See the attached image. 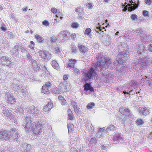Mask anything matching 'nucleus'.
<instances>
[{
	"label": "nucleus",
	"mask_w": 152,
	"mask_h": 152,
	"mask_svg": "<svg viewBox=\"0 0 152 152\" xmlns=\"http://www.w3.org/2000/svg\"><path fill=\"white\" fill-rule=\"evenodd\" d=\"M99 63L95 64L94 67H91L85 74V77L87 80L92 79L96 75V71L105 70L111 63V60L104 57L98 58Z\"/></svg>",
	"instance_id": "nucleus-1"
},
{
	"label": "nucleus",
	"mask_w": 152,
	"mask_h": 152,
	"mask_svg": "<svg viewBox=\"0 0 152 152\" xmlns=\"http://www.w3.org/2000/svg\"><path fill=\"white\" fill-rule=\"evenodd\" d=\"M31 116L27 115L25 118L24 123L23 125L27 132L32 130L36 136H38L41 134V125L39 121L33 122L31 124Z\"/></svg>",
	"instance_id": "nucleus-2"
},
{
	"label": "nucleus",
	"mask_w": 152,
	"mask_h": 152,
	"mask_svg": "<svg viewBox=\"0 0 152 152\" xmlns=\"http://www.w3.org/2000/svg\"><path fill=\"white\" fill-rule=\"evenodd\" d=\"M18 137L17 132L14 130L10 132L0 131V139L1 140H13Z\"/></svg>",
	"instance_id": "nucleus-3"
},
{
	"label": "nucleus",
	"mask_w": 152,
	"mask_h": 152,
	"mask_svg": "<svg viewBox=\"0 0 152 152\" xmlns=\"http://www.w3.org/2000/svg\"><path fill=\"white\" fill-rule=\"evenodd\" d=\"M28 112L30 113H32V115L35 118H39L42 117V114L40 111L35 108L33 105L29 107Z\"/></svg>",
	"instance_id": "nucleus-4"
},
{
	"label": "nucleus",
	"mask_w": 152,
	"mask_h": 152,
	"mask_svg": "<svg viewBox=\"0 0 152 152\" xmlns=\"http://www.w3.org/2000/svg\"><path fill=\"white\" fill-rule=\"evenodd\" d=\"M135 51L139 55H142L144 56H146L149 52L147 49H146L142 45H141L136 48Z\"/></svg>",
	"instance_id": "nucleus-5"
},
{
	"label": "nucleus",
	"mask_w": 152,
	"mask_h": 152,
	"mask_svg": "<svg viewBox=\"0 0 152 152\" xmlns=\"http://www.w3.org/2000/svg\"><path fill=\"white\" fill-rule=\"evenodd\" d=\"M38 53L39 56L45 61H48L51 58V54L46 50H40Z\"/></svg>",
	"instance_id": "nucleus-6"
},
{
	"label": "nucleus",
	"mask_w": 152,
	"mask_h": 152,
	"mask_svg": "<svg viewBox=\"0 0 152 152\" xmlns=\"http://www.w3.org/2000/svg\"><path fill=\"white\" fill-rule=\"evenodd\" d=\"M13 87L15 88V89L19 92L25 93L26 92L24 89V87L21 84L20 82H18L17 80L13 81Z\"/></svg>",
	"instance_id": "nucleus-7"
},
{
	"label": "nucleus",
	"mask_w": 152,
	"mask_h": 152,
	"mask_svg": "<svg viewBox=\"0 0 152 152\" xmlns=\"http://www.w3.org/2000/svg\"><path fill=\"white\" fill-rule=\"evenodd\" d=\"M70 34L68 31L64 30L61 31L59 34L58 36L60 39L63 41L68 39L69 38Z\"/></svg>",
	"instance_id": "nucleus-8"
},
{
	"label": "nucleus",
	"mask_w": 152,
	"mask_h": 152,
	"mask_svg": "<svg viewBox=\"0 0 152 152\" xmlns=\"http://www.w3.org/2000/svg\"><path fill=\"white\" fill-rule=\"evenodd\" d=\"M6 97L5 99L7 103L14 104L15 102V99L13 95L9 93L8 91H6L5 92Z\"/></svg>",
	"instance_id": "nucleus-9"
},
{
	"label": "nucleus",
	"mask_w": 152,
	"mask_h": 152,
	"mask_svg": "<svg viewBox=\"0 0 152 152\" xmlns=\"http://www.w3.org/2000/svg\"><path fill=\"white\" fill-rule=\"evenodd\" d=\"M59 87L61 91L67 92L69 90L70 86L66 83L63 82L60 83Z\"/></svg>",
	"instance_id": "nucleus-10"
},
{
	"label": "nucleus",
	"mask_w": 152,
	"mask_h": 152,
	"mask_svg": "<svg viewBox=\"0 0 152 152\" xmlns=\"http://www.w3.org/2000/svg\"><path fill=\"white\" fill-rule=\"evenodd\" d=\"M20 147V149L23 150L24 152H29L31 149V145L27 144H21Z\"/></svg>",
	"instance_id": "nucleus-11"
},
{
	"label": "nucleus",
	"mask_w": 152,
	"mask_h": 152,
	"mask_svg": "<svg viewBox=\"0 0 152 152\" xmlns=\"http://www.w3.org/2000/svg\"><path fill=\"white\" fill-rule=\"evenodd\" d=\"M138 111L140 115H145L149 112V110L146 107H140L138 109Z\"/></svg>",
	"instance_id": "nucleus-12"
},
{
	"label": "nucleus",
	"mask_w": 152,
	"mask_h": 152,
	"mask_svg": "<svg viewBox=\"0 0 152 152\" xmlns=\"http://www.w3.org/2000/svg\"><path fill=\"white\" fill-rule=\"evenodd\" d=\"M130 3H131V4L128 5L129 6L128 7V10L129 11L131 12L137 8L138 5L136 3L134 4L133 2L132 1H130Z\"/></svg>",
	"instance_id": "nucleus-13"
},
{
	"label": "nucleus",
	"mask_w": 152,
	"mask_h": 152,
	"mask_svg": "<svg viewBox=\"0 0 152 152\" xmlns=\"http://www.w3.org/2000/svg\"><path fill=\"white\" fill-rule=\"evenodd\" d=\"M31 63L32 64V68L34 70L37 71L39 69L40 67L38 65L36 61L32 59Z\"/></svg>",
	"instance_id": "nucleus-14"
},
{
	"label": "nucleus",
	"mask_w": 152,
	"mask_h": 152,
	"mask_svg": "<svg viewBox=\"0 0 152 152\" xmlns=\"http://www.w3.org/2000/svg\"><path fill=\"white\" fill-rule=\"evenodd\" d=\"M144 59H145V58H142L141 59L140 58V59H138V66L141 67L142 68H143V67L146 65V62H145Z\"/></svg>",
	"instance_id": "nucleus-15"
},
{
	"label": "nucleus",
	"mask_w": 152,
	"mask_h": 152,
	"mask_svg": "<svg viewBox=\"0 0 152 152\" xmlns=\"http://www.w3.org/2000/svg\"><path fill=\"white\" fill-rule=\"evenodd\" d=\"M53 106V103L51 102H49L44 107L43 110L45 111H48L51 110Z\"/></svg>",
	"instance_id": "nucleus-16"
},
{
	"label": "nucleus",
	"mask_w": 152,
	"mask_h": 152,
	"mask_svg": "<svg viewBox=\"0 0 152 152\" xmlns=\"http://www.w3.org/2000/svg\"><path fill=\"white\" fill-rule=\"evenodd\" d=\"M76 60L74 59H71L68 62V64L70 68H73L75 67V63Z\"/></svg>",
	"instance_id": "nucleus-17"
},
{
	"label": "nucleus",
	"mask_w": 152,
	"mask_h": 152,
	"mask_svg": "<svg viewBox=\"0 0 152 152\" xmlns=\"http://www.w3.org/2000/svg\"><path fill=\"white\" fill-rule=\"evenodd\" d=\"M84 87L85 90H89L91 91H94L93 88L91 86L90 84L88 83H86L84 86Z\"/></svg>",
	"instance_id": "nucleus-18"
},
{
	"label": "nucleus",
	"mask_w": 152,
	"mask_h": 152,
	"mask_svg": "<svg viewBox=\"0 0 152 152\" xmlns=\"http://www.w3.org/2000/svg\"><path fill=\"white\" fill-rule=\"evenodd\" d=\"M78 47L80 51L82 52V53H85L87 51V48L84 45L79 44L78 45Z\"/></svg>",
	"instance_id": "nucleus-19"
},
{
	"label": "nucleus",
	"mask_w": 152,
	"mask_h": 152,
	"mask_svg": "<svg viewBox=\"0 0 152 152\" xmlns=\"http://www.w3.org/2000/svg\"><path fill=\"white\" fill-rule=\"evenodd\" d=\"M114 140L120 142L122 141L123 139L121 137V134H118L116 135L114 137Z\"/></svg>",
	"instance_id": "nucleus-20"
},
{
	"label": "nucleus",
	"mask_w": 152,
	"mask_h": 152,
	"mask_svg": "<svg viewBox=\"0 0 152 152\" xmlns=\"http://www.w3.org/2000/svg\"><path fill=\"white\" fill-rule=\"evenodd\" d=\"M148 36L145 34L143 33L141 37V40L142 42L144 43H145L148 40Z\"/></svg>",
	"instance_id": "nucleus-21"
},
{
	"label": "nucleus",
	"mask_w": 152,
	"mask_h": 152,
	"mask_svg": "<svg viewBox=\"0 0 152 152\" xmlns=\"http://www.w3.org/2000/svg\"><path fill=\"white\" fill-rule=\"evenodd\" d=\"M49 88L46 87V86H43L42 87V92L45 94H48L50 93Z\"/></svg>",
	"instance_id": "nucleus-22"
},
{
	"label": "nucleus",
	"mask_w": 152,
	"mask_h": 152,
	"mask_svg": "<svg viewBox=\"0 0 152 152\" xmlns=\"http://www.w3.org/2000/svg\"><path fill=\"white\" fill-rule=\"evenodd\" d=\"M51 64L52 66L55 69L58 70L59 69L58 64L55 61L53 60L51 62Z\"/></svg>",
	"instance_id": "nucleus-23"
},
{
	"label": "nucleus",
	"mask_w": 152,
	"mask_h": 152,
	"mask_svg": "<svg viewBox=\"0 0 152 152\" xmlns=\"http://www.w3.org/2000/svg\"><path fill=\"white\" fill-rule=\"evenodd\" d=\"M74 110L76 114L78 115H82V112L80 109L78 107H75L74 108Z\"/></svg>",
	"instance_id": "nucleus-24"
},
{
	"label": "nucleus",
	"mask_w": 152,
	"mask_h": 152,
	"mask_svg": "<svg viewBox=\"0 0 152 152\" xmlns=\"http://www.w3.org/2000/svg\"><path fill=\"white\" fill-rule=\"evenodd\" d=\"M10 59L9 58H8L7 59V60L5 61V62L3 63V64L7 66H9L10 67L12 66L11 62L10 61Z\"/></svg>",
	"instance_id": "nucleus-25"
},
{
	"label": "nucleus",
	"mask_w": 152,
	"mask_h": 152,
	"mask_svg": "<svg viewBox=\"0 0 152 152\" xmlns=\"http://www.w3.org/2000/svg\"><path fill=\"white\" fill-rule=\"evenodd\" d=\"M67 112L69 119L70 120L72 119L73 117V113L70 109L68 110Z\"/></svg>",
	"instance_id": "nucleus-26"
},
{
	"label": "nucleus",
	"mask_w": 152,
	"mask_h": 152,
	"mask_svg": "<svg viewBox=\"0 0 152 152\" xmlns=\"http://www.w3.org/2000/svg\"><path fill=\"white\" fill-rule=\"evenodd\" d=\"M68 129L69 132H72L73 131V129L74 128V126L73 124L69 123L68 125Z\"/></svg>",
	"instance_id": "nucleus-27"
},
{
	"label": "nucleus",
	"mask_w": 152,
	"mask_h": 152,
	"mask_svg": "<svg viewBox=\"0 0 152 152\" xmlns=\"http://www.w3.org/2000/svg\"><path fill=\"white\" fill-rule=\"evenodd\" d=\"M91 29L89 28H87L85 30L84 33L85 35L88 36L89 37L91 36Z\"/></svg>",
	"instance_id": "nucleus-28"
},
{
	"label": "nucleus",
	"mask_w": 152,
	"mask_h": 152,
	"mask_svg": "<svg viewBox=\"0 0 152 152\" xmlns=\"http://www.w3.org/2000/svg\"><path fill=\"white\" fill-rule=\"evenodd\" d=\"M21 47L20 45H15L14 48L13 49V50H14L13 51H15V53L16 52H18V51L20 49H21Z\"/></svg>",
	"instance_id": "nucleus-29"
},
{
	"label": "nucleus",
	"mask_w": 152,
	"mask_h": 152,
	"mask_svg": "<svg viewBox=\"0 0 152 152\" xmlns=\"http://www.w3.org/2000/svg\"><path fill=\"white\" fill-rule=\"evenodd\" d=\"M69 100L70 102H71V104L72 105L74 109L75 108V107H78L77 105V103L73 101L71 99H68V102H69Z\"/></svg>",
	"instance_id": "nucleus-30"
},
{
	"label": "nucleus",
	"mask_w": 152,
	"mask_h": 152,
	"mask_svg": "<svg viewBox=\"0 0 152 152\" xmlns=\"http://www.w3.org/2000/svg\"><path fill=\"white\" fill-rule=\"evenodd\" d=\"M35 38L39 42H42L43 40V38L37 34L35 36Z\"/></svg>",
	"instance_id": "nucleus-31"
},
{
	"label": "nucleus",
	"mask_w": 152,
	"mask_h": 152,
	"mask_svg": "<svg viewBox=\"0 0 152 152\" xmlns=\"http://www.w3.org/2000/svg\"><path fill=\"white\" fill-rule=\"evenodd\" d=\"M95 104L93 102H91L88 104L87 106V108L88 109H91L93 108Z\"/></svg>",
	"instance_id": "nucleus-32"
},
{
	"label": "nucleus",
	"mask_w": 152,
	"mask_h": 152,
	"mask_svg": "<svg viewBox=\"0 0 152 152\" xmlns=\"http://www.w3.org/2000/svg\"><path fill=\"white\" fill-rule=\"evenodd\" d=\"M86 7L88 9H91L94 6L93 4L91 2L87 3L85 4Z\"/></svg>",
	"instance_id": "nucleus-33"
},
{
	"label": "nucleus",
	"mask_w": 152,
	"mask_h": 152,
	"mask_svg": "<svg viewBox=\"0 0 152 152\" xmlns=\"http://www.w3.org/2000/svg\"><path fill=\"white\" fill-rule=\"evenodd\" d=\"M3 113L4 115H9L10 113V112H9L8 110L6 108H4L3 110Z\"/></svg>",
	"instance_id": "nucleus-34"
},
{
	"label": "nucleus",
	"mask_w": 152,
	"mask_h": 152,
	"mask_svg": "<svg viewBox=\"0 0 152 152\" xmlns=\"http://www.w3.org/2000/svg\"><path fill=\"white\" fill-rule=\"evenodd\" d=\"M89 142L91 144H96V138L94 137L91 138L89 141Z\"/></svg>",
	"instance_id": "nucleus-35"
},
{
	"label": "nucleus",
	"mask_w": 152,
	"mask_h": 152,
	"mask_svg": "<svg viewBox=\"0 0 152 152\" xmlns=\"http://www.w3.org/2000/svg\"><path fill=\"white\" fill-rule=\"evenodd\" d=\"M91 126V123L90 122H88L85 126L86 128L88 129V130H90L92 129V128Z\"/></svg>",
	"instance_id": "nucleus-36"
},
{
	"label": "nucleus",
	"mask_w": 152,
	"mask_h": 152,
	"mask_svg": "<svg viewBox=\"0 0 152 152\" xmlns=\"http://www.w3.org/2000/svg\"><path fill=\"white\" fill-rule=\"evenodd\" d=\"M121 55H122V56H121V57L122 56H123V57H125L128 58L129 57V52L127 51L124 52L123 53L121 54Z\"/></svg>",
	"instance_id": "nucleus-37"
},
{
	"label": "nucleus",
	"mask_w": 152,
	"mask_h": 152,
	"mask_svg": "<svg viewBox=\"0 0 152 152\" xmlns=\"http://www.w3.org/2000/svg\"><path fill=\"white\" fill-rule=\"evenodd\" d=\"M79 25V24L77 22L74 23L72 24L71 27L72 28H77Z\"/></svg>",
	"instance_id": "nucleus-38"
},
{
	"label": "nucleus",
	"mask_w": 152,
	"mask_h": 152,
	"mask_svg": "<svg viewBox=\"0 0 152 152\" xmlns=\"http://www.w3.org/2000/svg\"><path fill=\"white\" fill-rule=\"evenodd\" d=\"M137 124L139 125H140L144 123L142 119H137L136 121Z\"/></svg>",
	"instance_id": "nucleus-39"
},
{
	"label": "nucleus",
	"mask_w": 152,
	"mask_h": 152,
	"mask_svg": "<svg viewBox=\"0 0 152 152\" xmlns=\"http://www.w3.org/2000/svg\"><path fill=\"white\" fill-rule=\"evenodd\" d=\"M126 108L123 107H120L119 109V111L122 114H123L124 113V112L125 111V110L126 109Z\"/></svg>",
	"instance_id": "nucleus-40"
},
{
	"label": "nucleus",
	"mask_w": 152,
	"mask_h": 152,
	"mask_svg": "<svg viewBox=\"0 0 152 152\" xmlns=\"http://www.w3.org/2000/svg\"><path fill=\"white\" fill-rule=\"evenodd\" d=\"M115 129V128L114 126L111 125L107 128V129H106L105 131H108V130H107V129H109L110 130H114Z\"/></svg>",
	"instance_id": "nucleus-41"
},
{
	"label": "nucleus",
	"mask_w": 152,
	"mask_h": 152,
	"mask_svg": "<svg viewBox=\"0 0 152 152\" xmlns=\"http://www.w3.org/2000/svg\"><path fill=\"white\" fill-rule=\"evenodd\" d=\"M73 70L75 73L77 74H80V70L76 68L75 67L73 68Z\"/></svg>",
	"instance_id": "nucleus-42"
},
{
	"label": "nucleus",
	"mask_w": 152,
	"mask_h": 152,
	"mask_svg": "<svg viewBox=\"0 0 152 152\" xmlns=\"http://www.w3.org/2000/svg\"><path fill=\"white\" fill-rule=\"evenodd\" d=\"M129 113L130 111L127 108H126V110H125V112L124 113H123V114L125 115L126 116H128L129 115Z\"/></svg>",
	"instance_id": "nucleus-43"
},
{
	"label": "nucleus",
	"mask_w": 152,
	"mask_h": 152,
	"mask_svg": "<svg viewBox=\"0 0 152 152\" xmlns=\"http://www.w3.org/2000/svg\"><path fill=\"white\" fill-rule=\"evenodd\" d=\"M8 57L6 56H2L0 59V61L2 62L1 63L3 64V63L5 62V61L7 60Z\"/></svg>",
	"instance_id": "nucleus-44"
},
{
	"label": "nucleus",
	"mask_w": 152,
	"mask_h": 152,
	"mask_svg": "<svg viewBox=\"0 0 152 152\" xmlns=\"http://www.w3.org/2000/svg\"><path fill=\"white\" fill-rule=\"evenodd\" d=\"M77 48L76 46H73V47L71 49V51L74 53H76L77 52Z\"/></svg>",
	"instance_id": "nucleus-45"
},
{
	"label": "nucleus",
	"mask_w": 152,
	"mask_h": 152,
	"mask_svg": "<svg viewBox=\"0 0 152 152\" xmlns=\"http://www.w3.org/2000/svg\"><path fill=\"white\" fill-rule=\"evenodd\" d=\"M143 15L146 17H148L149 16L148 11L145 10H143Z\"/></svg>",
	"instance_id": "nucleus-46"
},
{
	"label": "nucleus",
	"mask_w": 152,
	"mask_h": 152,
	"mask_svg": "<svg viewBox=\"0 0 152 152\" xmlns=\"http://www.w3.org/2000/svg\"><path fill=\"white\" fill-rule=\"evenodd\" d=\"M51 11L53 13L56 14L57 13V10L56 8L55 7H53L51 8Z\"/></svg>",
	"instance_id": "nucleus-47"
},
{
	"label": "nucleus",
	"mask_w": 152,
	"mask_h": 152,
	"mask_svg": "<svg viewBox=\"0 0 152 152\" xmlns=\"http://www.w3.org/2000/svg\"><path fill=\"white\" fill-rule=\"evenodd\" d=\"M42 23L44 25L47 26H48L49 24L50 23L47 20H44L42 22Z\"/></svg>",
	"instance_id": "nucleus-48"
},
{
	"label": "nucleus",
	"mask_w": 152,
	"mask_h": 152,
	"mask_svg": "<svg viewBox=\"0 0 152 152\" xmlns=\"http://www.w3.org/2000/svg\"><path fill=\"white\" fill-rule=\"evenodd\" d=\"M101 28V26H99V27H96V28L95 29V30L97 33H99V31H101L102 29Z\"/></svg>",
	"instance_id": "nucleus-49"
},
{
	"label": "nucleus",
	"mask_w": 152,
	"mask_h": 152,
	"mask_svg": "<svg viewBox=\"0 0 152 152\" xmlns=\"http://www.w3.org/2000/svg\"><path fill=\"white\" fill-rule=\"evenodd\" d=\"M76 34L75 33L72 34L71 35V38L74 40H75V39L76 38Z\"/></svg>",
	"instance_id": "nucleus-50"
},
{
	"label": "nucleus",
	"mask_w": 152,
	"mask_h": 152,
	"mask_svg": "<svg viewBox=\"0 0 152 152\" xmlns=\"http://www.w3.org/2000/svg\"><path fill=\"white\" fill-rule=\"evenodd\" d=\"M102 135V133L100 132H97L96 134V137H101Z\"/></svg>",
	"instance_id": "nucleus-51"
},
{
	"label": "nucleus",
	"mask_w": 152,
	"mask_h": 152,
	"mask_svg": "<svg viewBox=\"0 0 152 152\" xmlns=\"http://www.w3.org/2000/svg\"><path fill=\"white\" fill-rule=\"evenodd\" d=\"M137 16L134 14H132L131 16V18L133 20H135L137 19Z\"/></svg>",
	"instance_id": "nucleus-52"
},
{
	"label": "nucleus",
	"mask_w": 152,
	"mask_h": 152,
	"mask_svg": "<svg viewBox=\"0 0 152 152\" xmlns=\"http://www.w3.org/2000/svg\"><path fill=\"white\" fill-rule=\"evenodd\" d=\"M17 110L21 113H23L24 112V110L22 108H17Z\"/></svg>",
	"instance_id": "nucleus-53"
},
{
	"label": "nucleus",
	"mask_w": 152,
	"mask_h": 152,
	"mask_svg": "<svg viewBox=\"0 0 152 152\" xmlns=\"http://www.w3.org/2000/svg\"><path fill=\"white\" fill-rule=\"evenodd\" d=\"M152 2L151 0H146L145 2V3L148 5H150Z\"/></svg>",
	"instance_id": "nucleus-54"
},
{
	"label": "nucleus",
	"mask_w": 152,
	"mask_h": 152,
	"mask_svg": "<svg viewBox=\"0 0 152 152\" xmlns=\"http://www.w3.org/2000/svg\"><path fill=\"white\" fill-rule=\"evenodd\" d=\"M44 86H46V87L48 88H50L51 87V83H47Z\"/></svg>",
	"instance_id": "nucleus-55"
},
{
	"label": "nucleus",
	"mask_w": 152,
	"mask_h": 152,
	"mask_svg": "<svg viewBox=\"0 0 152 152\" xmlns=\"http://www.w3.org/2000/svg\"><path fill=\"white\" fill-rule=\"evenodd\" d=\"M105 129V127L102 128H101L100 129H99V130L98 132H102V134L103 133V132H104V131Z\"/></svg>",
	"instance_id": "nucleus-56"
},
{
	"label": "nucleus",
	"mask_w": 152,
	"mask_h": 152,
	"mask_svg": "<svg viewBox=\"0 0 152 152\" xmlns=\"http://www.w3.org/2000/svg\"><path fill=\"white\" fill-rule=\"evenodd\" d=\"M135 31L137 33H140L141 34H143V31L142 30H140L139 29H137L136 31Z\"/></svg>",
	"instance_id": "nucleus-57"
},
{
	"label": "nucleus",
	"mask_w": 152,
	"mask_h": 152,
	"mask_svg": "<svg viewBox=\"0 0 152 152\" xmlns=\"http://www.w3.org/2000/svg\"><path fill=\"white\" fill-rule=\"evenodd\" d=\"M61 103L62 105H65L67 102L64 99L61 100Z\"/></svg>",
	"instance_id": "nucleus-58"
},
{
	"label": "nucleus",
	"mask_w": 152,
	"mask_h": 152,
	"mask_svg": "<svg viewBox=\"0 0 152 152\" xmlns=\"http://www.w3.org/2000/svg\"><path fill=\"white\" fill-rule=\"evenodd\" d=\"M55 51L56 53H60V51L59 49L58 48V47H56L55 48Z\"/></svg>",
	"instance_id": "nucleus-59"
},
{
	"label": "nucleus",
	"mask_w": 152,
	"mask_h": 152,
	"mask_svg": "<svg viewBox=\"0 0 152 152\" xmlns=\"http://www.w3.org/2000/svg\"><path fill=\"white\" fill-rule=\"evenodd\" d=\"M148 50L149 51L152 52V44H150L149 45Z\"/></svg>",
	"instance_id": "nucleus-60"
},
{
	"label": "nucleus",
	"mask_w": 152,
	"mask_h": 152,
	"mask_svg": "<svg viewBox=\"0 0 152 152\" xmlns=\"http://www.w3.org/2000/svg\"><path fill=\"white\" fill-rule=\"evenodd\" d=\"M68 75H65L64 76L63 79L64 80H66L68 79Z\"/></svg>",
	"instance_id": "nucleus-61"
},
{
	"label": "nucleus",
	"mask_w": 152,
	"mask_h": 152,
	"mask_svg": "<svg viewBox=\"0 0 152 152\" xmlns=\"http://www.w3.org/2000/svg\"><path fill=\"white\" fill-rule=\"evenodd\" d=\"M64 99L61 96H59L58 97V99L61 101L63 100Z\"/></svg>",
	"instance_id": "nucleus-62"
},
{
	"label": "nucleus",
	"mask_w": 152,
	"mask_h": 152,
	"mask_svg": "<svg viewBox=\"0 0 152 152\" xmlns=\"http://www.w3.org/2000/svg\"><path fill=\"white\" fill-rule=\"evenodd\" d=\"M1 29L3 31H4L6 30V28L4 26H1Z\"/></svg>",
	"instance_id": "nucleus-63"
},
{
	"label": "nucleus",
	"mask_w": 152,
	"mask_h": 152,
	"mask_svg": "<svg viewBox=\"0 0 152 152\" xmlns=\"http://www.w3.org/2000/svg\"><path fill=\"white\" fill-rule=\"evenodd\" d=\"M101 148L102 149H103V150H106L107 148L105 146H104V145H102L101 146Z\"/></svg>",
	"instance_id": "nucleus-64"
}]
</instances>
